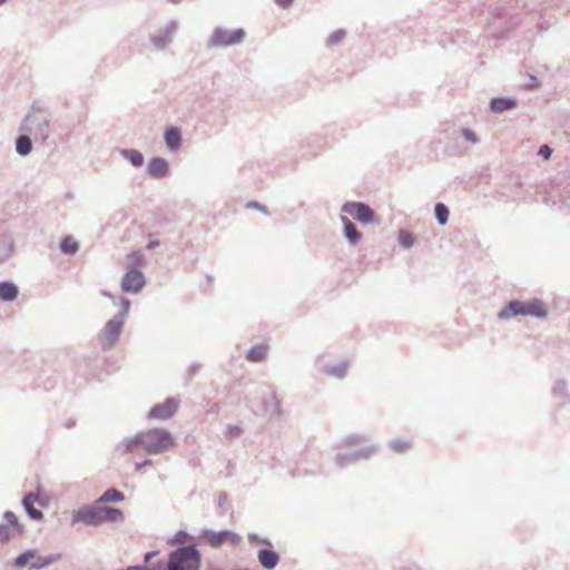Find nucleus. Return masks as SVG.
<instances>
[{
    "label": "nucleus",
    "instance_id": "nucleus-1",
    "mask_svg": "<svg viewBox=\"0 0 570 570\" xmlns=\"http://www.w3.org/2000/svg\"><path fill=\"white\" fill-rule=\"evenodd\" d=\"M174 445V439L165 430L154 429L136 435L127 442L126 450L128 452L142 448L148 453H160Z\"/></svg>",
    "mask_w": 570,
    "mask_h": 570
},
{
    "label": "nucleus",
    "instance_id": "nucleus-2",
    "mask_svg": "<svg viewBox=\"0 0 570 570\" xmlns=\"http://www.w3.org/2000/svg\"><path fill=\"white\" fill-rule=\"evenodd\" d=\"M200 553L194 546L176 549L169 554L166 570H199Z\"/></svg>",
    "mask_w": 570,
    "mask_h": 570
},
{
    "label": "nucleus",
    "instance_id": "nucleus-3",
    "mask_svg": "<svg viewBox=\"0 0 570 570\" xmlns=\"http://www.w3.org/2000/svg\"><path fill=\"white\" fill-rule=\"evenodd\" d=\"M518 315L546 317L547 309L539 299L529 302L512 301L499 313V318L507 320Z\"/></svg>",
    "mask_w": 570,
    "mask_h": 570
},
{
    "label": "nucleus",
    "instance_id": "nucleus-4",
    "mask_svg": "<svg viewBox=\"0 0 570 570\" xmlns=\"http://www.w3.org/2000/svg\"><path fill=\"white\" fill-rule=\"evenodd\" d=\"M59 559V556H41L36 550H28L17 557L14 564L18 568L29 566L33 569H41Z\"/></svg>",
    "mask_w": 570,
    "mask_h": 570
},
{
    "label": "nucleus",
    "instance_id": "nucleus-5",
    "mask_svg": "<svg viewBox=\"0 0 570 570\" xmlns=\"http://www.w3.org/2000/svg\"><path fill=\"white\" fill-rule=\"evenodd\" d=\"M209 547L218 548L223 543L228 542L232 546H237L240 542V537L232 531L225 530L215 532L212 530H205L200 537Z\"/></svg>",
    "mask_w": 570,
    "mask_h": 570
},
{
    "label": "nucleus",
    "instance_id": "nucleus-6",
    "mask_svg": "<svg viewBox=\"0 0 570 570\" xmlns=\"http://www.w3.org/2000/svg\"><path fill=\"white\" fill-rule=\"evenodd\" d=\"M48 127L49 121L45 116L31 114L26 117L21 129L45 140L48 137Z\"/></svg>",
    "mask_w": 570,
    "mask_h": 570
},
{
    "label": "nucleus",
    "instance_id": "nucleus-7",
    "mask_svg": "<svg viewBox=\"0 0 570 570\" xmlns=\"http://www.w3.org/2000/svg\"><path fill=\"white\" fill-rule=\"evenodd\" d=\"M124 321L120 318L110 320L100 334V342L104 348H110L117 342Z\"/></svg>",
    "mask_w": 570,
    "mask_h": 570
},
{
    "label": "nucleus",
    "instance_id": "nucleus-8",
    "mask_svg": "<svg viewBox=\"0 0 570 570\" xmlns=\"http://www.w3.org/2000/svg\"><path fill=\"white\" fill-rule=\"evenodd\" d=\"M343 212L363 224L371 223L374 218V212L364 203H346L343 206Z\"/></svg>",
    "mask_w": 570,
    "mask_h": 570
},
{
    "label": "nucleus",
    "instance_id": "nucleus-9",
    "mask_svg": "<svg viewBox=\"0 0 570 570\" xmlns=\"http://www.w3.org/2000/svg\"><path fill=\"white\" fill-rule=\"evenodd\" d=\"M245 36L242 29L237 30H225L217 29L213 37L212 42L216 46H228L239 42Z\"/></svg>",
    "mask_w": 570,
    "mask_h": 570
},
{
    "label": "nucleus",
    "instance_id": "nucleus-10",
    "mask_svg": "<svg viewBox=\"0 0 570 570\" xmlns=\"http://www.w3.org/2000/svg\"><path fill=\"white\" fill-rule=\"evenodd\" d=\"M73 522H83L90 525L102 523L101 507H89L79 510L73 517Z\"/></svg>",
    "mask_w": 570,
    "mask_h": 570
},
{
    "label": "nucleus",
    "instance_id": "nucleus-11",
    "mask_svg": "<svg viewBox=\"0 0 570 570\" xmlns=\"http://www.w3.org/2000/svg\"><path fill=\"white\" fill-rule=\"evenodd\" d=\"M178 409V402L175 399H167L165 402L155 405L149 411V416L158 420L171 417Z\"/></svg>",
    "mask_w": 570,
    "mask_h": 570
},
{
    "label": "nucleus",
    "instance_id": "nucleus-12",
    "mask_svg": "<svg viewBox=\"0 0 570 570\" xmlns=\"http://www.w3.org/2000/svg\"><path fill=\"white\" fill-rule=\"evenodd\" d=\"M145 285L144 275L136 269H131L122 277L121 288L125 292L137 293Z\"/></svg>",
    "mask_w": 570,
    "mask_h": 570
},
{
    "label": "nucleus",
    "instance_id": "nucleus-13",
    "mask_svg": "<svg viewBox=\"0 0 570 570\" xmlns=\"http://www.w3.org/2000/svg\"><path fill=\"white\" fill-rule=\"evenodd\" d=\"M22 503H23L24 510L30 515V518H32L33 520L42 519V512L39 509H37L35 505H36V503H38L39 505L42 507L43 503L39 500V498L36 494L29 493L28 495L24 497Z\"/></svg>",
    "mask_w": 570,
    "mask_h": 570
},
{
    "label": "nucleus",
    "instance_id": "nucleus-14",
    "mask_svg": "<svg viewBox=\"0 0 570 570\" xmlns=\"http://www.w3.org/2000/svg\"><path fill=\"white\" fill-rule=\"evenodd\" d=\"M258 561L264 568L274 569L279 561V557L273 550L262 549L258 551Z\"/></svg>",
    "mask_w": 570,
    "mask_h": 570
},
{
    "label": "nucleus",
    "instance_id": "nucleus-15",
    "mask_svg": "<svg viewBox=\"0 0 570 570\" xmlns=\"http://www.w3.org/2000/svg\"><path fill=\"white\" fill-rule=\"evenodd\" d=\"M148 171L154 177H163L168 171V164L161 158H154L148 164Z\"/></svg>",
    "mask_w": 570,
    "mask_h": 570
},
{
    "label": "nucleus",
    "instance_id": "nucleus-16",
    "mask_svg": "<svg viewBox=\"0 0 570 570\" xmlns=\"http://www.w3.org/2000/svg\"><path fill=\"white\" fill-rule=\"evenodd\" d=\"M102 522H120L124 513L117 508L101 507Z\"/></svg>",
    "mask_w": 570,
    "mask_h": 570
},
{
    "label": "nucleus",
    "instance_id": "nucleus-17",
    "mask_svg": "<svg viewBox=\"0 0 570 570\" xmlns=\"http://www.w3.org/2000/svg\"><path fill=\"white\" fill-rule=\"evenodd\" d=\"M342 222L344 224V232L346 238L350 240V243L356 244L361 238V234L357 232L356 227L348 218L342 217Z\"/></svg>",
    "mask_w": 570,
    "mask_h": 570
},
{
    "label": "nucleus",
    "instance_id": "nucleus-18",
    "mask_svg": "<svg viewBox=\"0 0 570 570\" xmlns=\"http://www.w3.org/2000/svg\"><path fill=\"white\" fill-rule=\"evenodd\" d=\"M18 295V289L12 283H0V298L2 301H13Z\"/></svg>",
    "mask_w": 570,
    "mask_h": 570
},
{
    "label": "nucleus",
    "instance_id": "nucleus-19",
    "mask_svg": "<svg viewBox=\"0 0 570 570\" xmlns=\"http://www.w3.org/2000/svg\"><path fill=\"white\" fill-rule=\"evenodd\" d=\"M267 355V346L266 345H257L252 347L247 353V360L250 362H261Z\"/></svg>",
    "mask_w": 570,
    "mask_h": 570
},
{
    "label": "nucleus",
    "instance_id": "nucleus-20",
    "mask_svg": "<svg viewBox=\"0 0 570 570\" xmlns=\"http://www.w3.org/2000/svg\"><path fill=\"white\" fill-rule=\"evenodd\" d=\"M412 441L406 438H397L390 443V448L395 453H404L412 448Z\"/></svg>",
    "mask_w": 570,
    "mask_h": 570
},
{
    "label": "nucleus",
    "instance_id": "nucleus-21",
    "mask_svg": "<svg viewBox=\"0 0 570 570\" xmlns=\"http://www.w3.org/2000/svg\"><path fill=\"white\" fill-rule=\"evenodd\" d=\"M515 106V102L511 99L498 98L491 101V109L494 112H502L511 109Z\"/></svg>",
    "mask_w": 570,
    "mask_h": 570
},
{
    "label": "nucleus",
    "instance_id": "nucleus-22",
    "mask_svg": "<svg viewBox=\"0 0 570 570\" xmlns=\"http://www.w3.org/2000/svg\"><path fill=\"white\" fill-rule=\"evenodd\" d=\"M165 140L169 148L176 149L180 145V132L177 128H170L165 134Z\"/></svg>",
    "mask_w": 570,
    "mask_h": 570
},
{
    "label": "nucleus",
    "instance_id": "nucleus-23",
    "mask_svg": "<svg viewBox=\"0 0 570 570\" xmlns=\"http://www.w3.org/2000/svg\"><path fill=\"white\" fill-rule=\"evenodd\" d=\"M32 145L28 136L22 135L16 141V149L18 154L26 156L31 151Z\"/></svg>",
    "mask_w": 570,
    "mask_h": 570
},
{
    "label": "nucleus",
    "instance_id": "nucleus-24",
    "mask_svg": "<svg viewBox=\"0 0 570 570\" xmlns=\"http://www.w3.org/2000/svg\"><path fill=\"white\" fill-rule=\"evenodd\" d=\"M78 247V243L71 236H66L60 243V249L65 254H75Z\"/></svg>",
    "mask_w": 570,
    "mask_h": 570
},
{
    "label": "nucleus",
    "instance_id": "nucleus-25",
    "mask_svg": "<svg viewBox=\"0 0 570 570\" xmlns=\"http://www.w3.org/2000/svg\"><path fill=\"white\" fill-rule=\"evenodd\" d=\"M124 494L117 489L107 490L100 498L99 502H121L124 500Z\"/></svg>",
    "mask_w": 570,
    "mask_h": 570
},
{
    "label": "nucleus",
    "instance_id": "nucleus-26",
    "mask_svg": "<svg viewBox=\"0 0 570 570\" xmlns=\"http://www.w3.org/2000/svg\"><path fill=\"white\" fill-rule=\"evenodd\" d=\"M4 520L7 522L6 525H9L10 528H12L17 533L22 532V527L19 524L18 518L13 512H10V511L6 512Z\"/></svg>",
    "mask_w": 570,
    "mask_h": 570
},
{
    "label": "nucleus",
    "instance_id": "nucleus-27",
    "mask_svg": "<svg viewBox=\"0 0 570 570\" xmlns=\"http://www.w3.org/2000/svg\"><path fill=\"white\" fill-rule=\"evenodd\" d=\"M435 216L441 225L446 224L449 217V209L444 204L439 203L435 205Z\"/></svg>",
    "mask_w": 570,
    "mask_h": 570
},
{
    "label": "nucleus",
    "instance_id": "nucleus-28",
    "mask_svg": "<svg viewBox=\"0 0 570 570\" xmlns=\"http://www.w3.org/2000/svg\"><path fill=\"white\" fill-rule=\"evenodd\" d=\"M124 155L128 158L134 166H141L144 163L142 155L137 150H125Z\"/></svg>",
    "mask_w": 570,
    "mask_h": 570
},
{
    "label": "nucleus",
    "instance_id": "nucleus-29",
    "mask_svg": "<svg viewBox=\"0 0 570 570\" xmlns=\"http://www.w3.org/2000/svg\"><path fill=\"white\" fill-rule=\"evenodd\" d=\"M397 239H399V243H400L403 247H406V248H407V247H410V246H412V245H413V243H414V238H413V236H412L409 232H406V230H401V232L399 233V237H397Z\"/></svg>",
    "mask_w": 570,
    "mask_h": 570
},
{
    "label": "nucleus",
    "instance_id": "nucleus-30",
    "mask_svg": "<svg viewBox=\"0 0 570 570\" xmlns=\"http://www.w3.org/2000/svg\"><path fill=\"white\" fill-rule=\"evenodd\" d=\"M14 533H17L9 525L0 524V541L7 542Z\"/></svg>",
    "mask_w": 570,
    "mask_h": 570
},
{
    "label": "nucleus",
    "instance_id": "nucleus-31",
    "mask_svg": "<svg viewBox=\"0 0 570 570\" xmlns=\"http://www.w3.org/2000/svg\"><path fill=\"white\" fill-rule=\"evenodd\" d=\"M127 570H164V564L158 562L151 563L150 566H135L127 568Z\"/></svg>",
    "mask_w": 570,
    "mask_h": 570
},
{
    "label": "nucleus",
    "instance_id": "nucleus-32",
    "mask_svg": "<svg viewBox=\"0 0 570 570\" xmlns=\"http://www.w3.org/2000/svg\"><path fill=\"white\" fill-rule=\"evenodd\" d=\"M128 259L134 265H141L142 264V256L139 253H131L128 255Z\"/></svg>",
    "mask_w": 570,
    "mask_h": 570
},
{
    "label": "nucleus",
    "instance_id": "nucleus-33",
    "mask_svg": "<svg viewBox=\"0 0 570 570\" xmlns=\"http://www.w3.org/2000/svg\"><path fill=\"white\" fill-rule=\"evenodd\" d=\"M541 157H543L544 159H549L550 156H551V149L548 145H543L540 147L539 149V153H538Z\"/></svg>",
    "mask_w": 570,
    "mask_h": 570
},
{
    "label": "nucleus",
    "instance_id": "nucleus-34",
    "mask_svg": "<svg viewBox=\"0 0 570 570\" xmlns=\"http://www.w3.org/2000/svg\"><path fill=\"white\" fill-rule=\"evenodd\" d=\"M463 135H464V137H465L468 140H471V141H473V142H475V141H476V138H475V136H474V134H473L472 131H470V130H464V131H463Z\"/></svg>",
    "mask_w": 570,
    "mask_h": 570
},
{
    "label": "nucleus",
    "instance_id": "nucleus-35",
    "mask_svg": "<svg viewBox=\"0 0 570 570\" xmlns=\"http://www.w3.org/2000/svg\"><path fill=\"white\" fill-rule=\"evenodd\" d=\"M159 552L158 551H151V552H148L146 556H145V562H150V560L157 556Z\"/></svg>",
    "mask_w": 570,
    "mask_h": 570
},
{
    "label": "nucleus",
    "instance_id": "nucleus-36",
    "mask_svg": "<svg viewBox=\"0 0 570 570\" xmlns=\"http://www.w3.org/2000/svg\"><path fill=\"white\" fill-rule=\"evenodd\" d=\"M275 1H276L279 6H282V7H287V6H289V4L293 2V0H275Z\"/></svg>",
    "mask_w": 570,
    "mask_h": 570
},
{
    "label": "nucleus",
    "instance_id": "nucleus-37",
    "mask_svg": "<svg viewBox=\"0 0 570 570\" xmlns=\"http://www.w3.org/2000/svg\"><path fill=\"white\" fill-rule=\"evenodd\" d=\"M129 305H130L129 301H126V299H125V301H122V309H124V313H127V312H128V309H129Z\"/></svg>",
    "mask_w": 570,
    "mask_h": 570
},
{
    "label": "nucleus",
    "instance_id": "nucleus-38",
    "mask_svg": "<svg viewBox=\"0 0 570 570\" xmlns=\"http://www.w3.org/2000/svg\"><path fill=\"white\" fill-rule=\"evenodd\" d=\"M159 245L158 240H150L147 245L148 248H154Z\"/></svg>",
    "mask_w": 570,
    "mask_h": 570
},
{
    "label": "nucleus",
    "instance_id": "nucleus-39",
    "mask_svg": "<svg viewBox=\"0 0 570 570\" xmlns=\"http://www.w3.org/2000/svg\"><path fill=\"white\" fill-rule=\"evenodd\" d=\"M340 39H341V36H338V35L332 36L333 41H338Z\"/></svg>",
    "mask_w": 570,
    "mask_h": 570
},
{
    "label": "nucleus",
    "instance_id": "nucleus-40",
    "mask_svg": "<svg viewBox=\"0 0 570 570\" xmlns=\"http://www.w3.org/2000/svg\"><path fill=\"white\" fill-rule=\"evenodd\" d=\"M346 443L347 444H354V443H356V440H347Z\"/></svg>",
    "mask_w": 570,
    "mask_h": 570
},
{
    "label": "nucleus",
    "instance_id": "nucleus-41",
    "mask_svg": "<svg viewBox=\"0 0 570 570\" xmlns=\"http://www.w3.org/2000/svg\"><path fill=\"white\" fill-rule=\"evenodd\" d=\"M248 207H258V205L256 203H250L248 204Z\"/></svg>",
    "mask_w": 570,
    "mask_h": 570
},
{
    "label": "nucleus",
    "instance_id": "nucleus-42",
    "mask_svg": "<svg viewBox=\"0 0 570 570\" xmlns=\"http://www.w3.org/2000/svg\"><path fill=\"white\" fill-rule=\"evenodd\" d=\"M7 0H0V6L3 4Z\"/></svg>",
    "mask_w": 570,
    "mask_h": 570
}]
</instances>
